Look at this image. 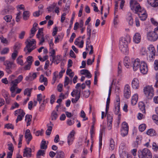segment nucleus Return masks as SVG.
<instances>
[{
    "label": "nucleus",
    "instance_id": "f257e3e1",
    "mask_svg": "<svg viewBox=\"0 0 158 158\" xmlns=\"http://www.w3.org/2000/svg\"><path fill=\"white\" fill-rule=\"evenodd\" d=\"M131 9L133 12L137 14L140 18V20H146L147 15L145 10L142 9L139 4L135 0H131L130 2Z\"/></svg>",
    "mask_w": 158,
    "mask_h": 158
},
{
    "label": "nucleus",
    "instance_id": "f03ea898",
    "mask_svg": "<svg viewBox=\"0 0 158 158\" xmlns=\"http://www.w3.org/2000/svg\"><path fill=\"white\" fill-rule=\"evenodd\" d=\"M36 42L35 40H31L27 39L25 42L26 46L24 48V50L26 54H29L33 50L36 48Z\"/></svg>",
    "mask_w": 158,
    "mask_h": 158
},
{
    "label": "nucleus",
    "instance_id": "7ed1b4c3",
    "mask_svg": "<svg viewBox=\"0 0 158 158\" xmlns=\"http://www.w3.org/2000/svg\"><path fill=\"white\" fill-rule=\"evenodd\" d=\"M138 155L139 158H152V157L151 152L147 148L139 150Z\"/></svg>",
    "mask_w": 158,
    "mask_h": 158
},
{
    "label": "nucleus",
    "instance_id": "20e7f679",
    "mask_svg": "<svg viewBox=\"0 0 158 158\" xmlns=\"http://www.w3.org/2000/svg\"><path fill=\"white\" fill-rule=\"evenodd\" d=\"M143 91L146 97L148 99H151L154 95V90L152 86H147L145 87Z\"/></svg>",
    "mask_w": 158,
    "mask_h": 158
},
{
    "label": "nucleus",
    "instance_id": "39448f33",
    "mask_svg": "<svg viewBox=\"0 0 158 158\" xmlns=\"http://www.w3.org/2000/svg\"><path fill=\"white\" fill-rule=\"evenodd\" d=\"M16 77L14 75H11L10 76L8 79L10 83H19L21 82L23 79V77L22 75H19L17 78L15 79Z\"/></svg>",
    "mask_w": 158,
    "mask_h": 158
},
{
    "label": "nucleus",
    "instance_id": "423d86ee",
    "mask_svg": "<svg viewBox=\"0 0 158 158\" xmlns=\"http://www.w3.org/2000/svg\"><path fill=\"white\" fill-rule=\"evenodd\" d=\"M4 64L6 66V72L8 73H11V70L16 67L15 64L13 62H10L8 60L5 61L4 62Z\"/></svg>",
    "mask_w": 158,
    "mask_h": 158
},
{
    "label": "nucleus",
    "instance_id": "0eeeda50",
    "mask_svg": "<svg viewBox=\"0 0 158 158\" xmlns=\"http://www.w3.org/2000/svg\"><path fill=\"white\" fill-rule=\"evenodd\" d=\"M147 39L151 41H155L157 40L158 35L155 32L149 31L147 33Z\"/></svg>",
    "mask_w": 158,
    "mask_h": 158
},
{
    "label": "nucleus",
    "instance_id": "6e6552de",
    "mask_svg": "<svg viewBox=\"0 0 158 158\" xmlns=\"http://www.w3.org/2000/svg\"><path fill=\"white\" fill-rule=\"evenodd\" d=\"M129 127L128 124L125 122L123 123L121 129V135L123 137L127 135L128 133Z\"/></svg>",
    "mask_w": 158,
    "mask_h": 158
},
{
    "label": "nucleus",
    "instance_id": "1a4fd4ad",
    "mask_svg": "<svg viewBox=\"0 0 158 158\" xmlns=\"http://www.w3.org/2000/svg\"><path fill=\"white\" fill-rule=\"evenodd\" d=\"M80 86L81 83H78L75 86L76 89L73 90L71 93V95L72 97H80Z\"/></svg>",
    "mask_w": 158,
    "mask_h": 158
},
{
    "label": "nucleus",
    "instance_id": "9d476101",
    "mask_svg": "<svg viewBox=\"0 0 158 158\" xmlns=\"http://www.w3.org/2000/svg\"><path fill=\"white\" fill-rule=\"evenodd\" d=\"M131 38L129 35H127L124 37L121 38L119 40V45L127 46L128 44L131 41Z\"/></svg>",
    "mask_w": 158,
    "mask_h": 158
},
{
    "label": "nucleus",
    "instance_id": "9b49d317",
    "mask_svg": "<svg viewBox=\"0 0 158 158\" xmlns=\"http://www.w3.org/2000/svg\"><path fill=\"white\" fill-rule=\"evenodd\" d=\"M124 96L125 98L128 99L131 96L130 87L128 84H126L124 88Z\"/></svg>",
    "mask_w": 158,
    "mask_h": 158
},
{
    "label": "nucleus",
    "instance_id": "f8f14e48",
    "mask_svg": "<svg viewBox=\"0 0 158 158\" xmlns=\"http://www.w3.org/2000/svg\"><path fill=\"white\" fill-rule=\"evenodd\" d=\"M139 69L141 73L143 74H147L148 71V69L146 63L144 61L141 62Z\"/></svg>",
    "mask_w": 158,
    "mask_h": 158
},
{
    "label": "nucleus",
    "instance_id": "ddd939ff",
    "mask_svg": "<svg viewBox=\"0 0 158 158\" xmlns=\"http://www.w3.org/2000/svg\"><path fill=\"white\" fill-rule=\"evenodd\" d=\"M75 132L74 131H72L69 134L67 138V143L69 145H71L74 139V135Z\"/></svg>",
    "mask_w": 158,
    "mask_h": 158
},
{
    "label": "nucleus",
    "instance_id": "4468645a",
    "mask_svg": "<svg viewBox=\"0 0 158 158\" xmlns=\"http://www.w3.org/2000/svg\"><path fill=\"white\" fill-rule=\"evenodd\" d=\"M25 137L27 143L28 144H29L30 141L32 139V136L31 133L29 129H27L26 130L25 135Z\"/></svg>",
    "mask_w": 158,
    "mask_h": 158
},
{
    "label": "nucleus",
    "instance_id": "2eb2a0df",
    "mask_svg": "<svg viewBox=\"0 0 158 158\" xmlns=\"http://www.w3.org/2000/svg\"><path fill=\"white\" fill-rule=\"evenodd\" d=\"M125 3L124 0H115V5L114 8V13H115L118 10V4L120 3V7L122 9Z\"/></svg>",
    "mask_w": 158,
    "mask_h": 158
},
{
    "label": "nucleus",
    "instance_id": "dca6fc26",
    "mask_svg": "<svg viewBox=\"0 0 158 158\" xmlns=\"http://www.w3.org/2000/svg\"><path fill=\"white\" fill-rule=\"evenodd\" d=\"M141 63L140 60L138 58L136 59L133 62V69L134 71H136L139 68Z\"/></svg>",
    "mask_w": 158,
    "mask_h": 158
},
{
    "label": "nucleus",
    "instance_id": "f3484780",
    "mask_svg": "<svg viewBox=\"0 0 158 158\" xmlns=\"http://www.w3.org/2000/svg\"><path fill=\"white\" fill-rule=\"evenodd\" d=\"M31 156V148L26 147L23 152V157H30Z\"/></svg>",
    "mask_w": 158,
    "mask_h": 158
},
{
    "label": "nucleus",
    "instance_id": "a211bd4d",
    "mask_svg": "<svg viewBox=\"0 0 158 158\" xmlns=\"http://www.w3.org/2000/svg\"><path fill=\"white\" fill-rule=\"evenodd\" d=\"M37 77V74L36 73H31L29 74L28 76L25 77V80L27 81H32L35 79Z\"/></svg>",
    "mask_w": 158,
    "mask_h": 158
},
{
    "label": "nucleus",
    "instance_id": "6ab92c4d",
    "mask_svg": "<svg viewBox=\"0 0 158 158\" xmlns=\"http://www.w3.org/2000/svg\"><path fill=\"white\" fill-rule=\"evenodd\" d=\"M141 40V36L140 34L138 33H135L133 37L134 42L136 44H138L140 42Z\"/></svg>",
    "mask_w": 158,
    "mask_h": 158
},
{
    "label": "nucleus",
    "instance_id": "aec40b11",
    "mask_svg": "<svg viewBox=\"0 0 158 158\" xmlns=\"http://www.w3.org/2000/svg\"><path fill=\"white\" fill-rule=\"evenodd\" d=\"M119 49L121 52L125 54H127L128 53L129 50L128 46L125 45H119Z\"/></svg>",
    "mask_w": 158,
    "mask_h": 158
},
{
    "label": "nucleus",
    "instance_id": "412c9836",
    "mask_svg": "<svg viewBox=\"0 0 158 158\" xmlns=\"http://www.w3.org/2000/svg\"><path fill=\"white\" fill-rule=\"evenodd\" d=\"M139 82L137 78H135L132 81V86L133 89H137L139 87Z\"/></svg>",
    "mask_w": 158,
    "mask_h": 158
},
{
    "label": "nucleus",
    "instance_id": "4be33fe9",
    "mask_svg": "<svg viewBox=\"0 0 158 158\" xmlns=\"http://www.w3.org/2000/svg\"><path fill=\"white\" fill-rule=\"evenodd\" d=\"M32 116L31 115L27 114L25 116V121L27 123V126H28L30 125L32 119Z\"/></svg>",
    "mask_w": 158,
    "mask_h": 158
},
{
    "label": "nucleus",
    "instance_id": "5701e85b",
    "mask_svg": "<svg viewBox=\"0 0 158 158\" xmlns=\"http://www.w3.org/2000/svg\"><path fill=\"white\" fill-rule=\"evenodd\" d=\"M39 81L41 83H44V85L47 86L48 85V80L46 77H45L44 75H41L40 77Z\"/></svg>",
    "mask_w": 158,
    "mask_h": 158
},
{
    "label": "nucleus",
    "instance_id": "b1692460",
    "mask_svg": "<svg viewBox=\"0 0 158 158\" xmlns=\"http://www.w3.org/2000/svg\"><path fill=\"white\" fill-rule=\"evenodd\" d=\"M130 60L127 57H125L124 60V64L125 66L127 68H129L131 66Z\"/></svg>",
    "mask_w": 158,
    "mask_h": 158
},
{
    "label": "nucleus",
    "instance_id": "393cba45",
    "mask_svg": "<svg viewBox=\"0 0 158 158\" xmlns=\"http://www.w3.org/2000/svg\"><path fill=\"white\" fill-rule=\"evenodd\" d=\"M147 1L152 6L156 7L158 6V0H147Z\"/></svg>",
    "mask_w": 158,
    "mask_h": 158
},
{
    "label": "nucleus",
    "instance_id": "a878e982",
    "mask_svg": "<svg viewBox=\"0 0 158 158\" xmlns=\"http://www.w3.org/2000/svg\"><path fill=\"white\" fill-rule=\"evenodd\" d=\"M148 52L149 54L155 55L156 50L155 49L154 47L152 45H149L148 47Z\"/></svg>",
    "mask_w": 158,
    "mask_h": 158
},
{
    "label": "nucleus",
    "instance_id": "bb28decb",
    "mask_svg": "<svg viewBox=\"0 0 158 158\" xmlns=\"http://www.w3.org/2000/svg\"><path fill=\"white\" fill-rule=\"evenodd\" d=\"M138 99V95L137 94H134L132 97L131 100V104L132 105H135L137 102Z\"/></svg>",
    "mask_w": 158,
    "mask_h": 158
},
{
    "label": "nucleus",
    "instance_id": "cd10ccee",
    "mask_svg": "<svg viewBox=\"0 0 158 158\" xmlns=\"http://www.w3.org/2000/svg\"><path fill=\"white\" fill-rule=\"evenodd\" d=\"M84 25V23L82 20H80L79 23L76 22L74 25V29L77 30L79 27L80 28L83 27Z\"/></svg>",
    "mask_w": 158,
    "mask_h": 158
},
{
    "label": "nucleus",
    "instance_id": "c85d7f7f",
    "mask_svg": "<svg viewBox=\"0 0 158 158\" xmlns=\"http://www.w3.org/2000/svg\"><path fill=\"white\" fill-rule=\"evenodd\" d=\"M128 23L131 26H136L137 27L140 26L139 20H129Z\"/></svg>",
    "mask_w": 158,
    "mask_h": 158
},
{
    "label": "nucleus",
    "instance_id": "c756f323",
    "mask_svg": "<svg viewBox=\"0 0 158 158\" xmlns=\"http://www.w3.org/2000/svg\"><path fill=\"white\" fill-rule=\"evenodd\" d=\"M147 135L150 136H154L156 135V131L152 129H150L148 130L146 132Z\"/></svg>",
    "mask_w": 158,
    "mask_h": 158
},
{
    "label": "nucleus",
    "instance_id": "7c9ffc66",
    "mask_svg": "<svg viewBox=\"0 0 158 158\" xmlns=\"http://www.w3.org/2000/svg\"><path fill=\"white\" fill-rule=\"evenodd\" d=\"M139 107L142 113H145V110L144 104L143 102H140L139 103Z\"/></svg>",
    "mask_w": 158,
    "mask_h": 158
},
{
    "label": "nucleus",
    "instance_id": "2f4dec72",
    "mask_svg": "<svg viewBox=\"0 0 158 158\" xmlns=\"http://www.w3.org/2000/svg\"><path fill=\"white\" fill-rule=\"evenodd\" d=\"M120 106L119 104L117 105H114L115 110H114V112L116 114H118V118L119 119L120 118V114H119L120 111Z\"/></svg>",
    "mask_w": 158,
    "mask_h": 158
},
{
    "label": "nucleus",
    "instance_id": "473e14b6",
    "mask_svg": "<svg viewBox=\"0 0 158 158\" xmlns=\"http://www.w3.org/2000/svg\"><path fill=\"white\" fill-rule=\"evenodd\" d=\"M21 44L19 43H16L13 47L14 51L19 52L20 49Z\"/></svg>",
    "mask_w": 158,
    "mask_h": 158
},
{
    "label": "nucleus",
    "instance_id": "72a5a7b5",
    "mask_svg": "<svg viewBox=\"0 0 158 158\" xmlns=\"http://www.w3.org/2000/svg\"><path fill=\"white\" fill-rule=\"evenodd\" d=\"M58 114L55 111H53L51 115V118L52 120H55L58 118Z\"/></svg>",
    "mask_w": 158,
    "mask_h": 158
},
{
    "label": "nucleus",
    "instance_id": "f704fd0d",
    "mask_svg": "<svg viewBox=\"0 0 158 158\" xmlns=\"http://www.w3.org/2000/svg\"><path fill=\"white\" fill-rule=\"evenodd\" d=\"M32 89H33L32 88L26 89L24 90V94L25 95H27L28 97H30Z\"/></svg>",
    "mask_w": 158,
    "mask_h": 158
},
{
    "label": "nucleus",
    "instance_id": "c9c22d12",
    "mask_svg": "<svg viewBox=\"0 0 158 158\" xmlns=\"http://www.w3.org/2000/svg\"><path fill=\"white\" fill-rule=\"evenodd\" d=\"M30 13L28 11H25L23 13V19H28L30 16Z\"/></svg>",
    "mask_w": 158,
    "mask_h": 158
},
{
    "label": "nucleus",
    "instance_id": "e433bc0d",
    "mask_svg": "<svg viewBox=\"0 0 158 158\" xmlns=\"http://www.w3.org/2000/svg\"><path fill=\"white\" fill-rule=\"evenodd\" d=\"M18 84V83H16L11 84V85H12L10 87V90L12 93H14L15 90V89L17 88V86Z\"/></svg>",
    "mask_w": 158,
    "mask_h": 158
},
{
    "label": "nucleus",
    "instance_id": "4c0bfd02",
    "mask_svg": "<svg viewBox=\"0 0 158 158\" xmlns=\"http://www.w3.org/2000/svg\"><path fill=\"white\" fill-rule=\"evenodd\" d=\"M115 147V143L113 139H111L110 143V149L111 151L113 150Z\"/></svg>",
    "mask_w": 158,
    "mask_h": 158
},
{
    "label": "nucleus",
    "instance_id": "58836bf2",
    "mask_svg": "<svg viewBox=\"0 0 158 158\" xmlns=\"http://www.w3.org/2000/svg\"><path fill=\"white\" fill-rule=\"evenodd\" d=\"M24 113H25L23 110L21 109L16 110L14 112V114L15 116L17 115L18 114V115H21L22 114Z\"/></svg>",
    "mask_w": 158,
    "mask_h": 158
},
{
    "label": "nucleus",
    "instance_id": "ea45409f",
    "mask_svg": "<svg viewBox=\"0 0 158 158\" xmlns=\"http://www.w3.org/2000/svg\"><path fill=\"white\" fill-rule=\"evenodd\" d=\"M49 53L51 54L50 56L52 57L53 60H55L56 57L55 56V51L53 48L50 49Z\"/></svg>",
    "mask_w": 158,
    "mask_h": 158
},
{
    "label": "nucleus",
    "instance_id": "a19ab883",
    "mask_svg": "<svg viewBox=\"0 0 158 158\" xmlns=\"http://www.w3.org/2000/svg\"><path fill=\"white\" fill-rule=\"evenodd\" d=\"M43 130H38L36 131L35 129L34 130L33 133L35 134L36 136H39V135H42L43 134Z\"/></svg>",
    "mask_w": 158,
    "mask_h": 158
},
{
    "label": "nucleus",
    "instance_id": "79ce46f5",
    "mask_svg": "<svg viewBox=\"0 0 158 158\" xmlns=\"http://www.w3.org/2000/svg\"><path fill=\"white\" fill-rule=\"evenodd\" d=\"M66 73L67 75L69 76L72 78L74 75V73L72 72V70L70 69H67Z\"/></svg>",
    "mask_w": 158,
    "mask_h": 158
},
{
    "label": "nucleus",
    "instance_id": "37998d69",
    "mask_svg": "<svg viewBox=\"0 0 158 158\" xmlns=\"http://www.w3.org/2000/svg\"><path fill=\"white\" fill-rule=\"evenodd\" d=\"M45 154L44 151L41 150H40L37 152L36 154V157L37 158H40V156H43Z\"/></svg>",
    "mask_w": 158,
    "mask_h": 158
},
{
    "label": "nucleus",
    "instance_id": "c03bdc74",
    "mask_svg": "<svg viewBox=\"0 0 158 158\" xmlns=\"http://www.w3.org/2000/svg\"><path fill=\"white\" fill-rule=\"evenodd\" d=\"M110 98H107V99L106 102V113H107L108 112V110H109V104L110 103Z\"/></svg>",
    "mask_w": 158,
    "mask_h": 158
},
{
    "label": "nucleus",
    "instance_id": "a18cd8bd",
    "mask_svg": "<svg viewBox=\"0 0 158 158\" xmlns=\"http://www.w3.org/2000/svg\"><path fill=\"white\" fill-rule=\"evenodd\" d=\"M46 144V141L42 140L40 145V148L42 149H46L47 148V145Z\"/></svg>",
    "mask_w": 158,
    "mask_h": 158
},
{
    "label": "nucleus",
    "instance_id": "49530a36",
    "mask_svg": "<svg viewBox=\"0 0 158 158\" xmlns=\"http://www.w3.org/2000/svg\"><path fill=\"white\" fill-rule=\"evenodd\" d=\"M64 154L62 151L59 152L57 154L56 158H64Z\"/></svg>",
    "mask_w": 158,
    "mask_h": 158
},
{
    "label": "nucleus",
    "instance_id": "de8ad7c7",
    "mask_svg": "<svg viewBox=\"0 0 158 158\" xmlns=\"http://www.w3.org/2000/svg\"><path fill=\"white\" fill-rule=\"evenodd\" d=\"M58 72L56 71L53 73V76L52 78V84H53L55 82L56 78L58 77L57 75Z\"/></svg>",
    "mask_w": 158,
    "mask_h": 158
},
{
    "label": "nucleus",
    "instance_id": "09e8293b",
    "mask_svg": "<svg viewBox=\"0 0 158 158\" xmlns=\"http://www.w3.org/2000/svg\"><path fill=\"white\" fill-rule=\"evenodd\" d=\"M146 127V125L145 124H141L139 126V130L140 131L143 132L145 129Z\"/></svg>",
    "mask_w": 158,
    "mask_h": 158
},
{
    "label": "nucleus",
    "instance_id": "8fccbe9b",
    "mask_svg": "<svg viewBox=\"0 0 158 158\" xmlns=\"http://www.w3.org/2000/svg\"><path fill=\"white\" fill-rule=\"evenodd\" d=\"M25 115V113H24L22 114L21 115H18L16 120V123H17L19 121H21Z\"/></svg>",
    "mask_w": 158,
    "mask_h": 158
},
{
    "label": "nucleus",
    "instance_id": "3c124183",
    "mask_svg": "<svg viewBox=\"0 0 158 158\" xmlns=\"http://www.w3.org/2000/svg\"><path fill=\"white\" fill-rule=\"evenodd\" d=\"M56 4L55 3H53V4L49 6L47 8L48 11L49 12L53 11L54 8L56 7Z\"/></svg>",
    "mask_w": 158,
    "mask_h": 158
},
{
    "label": "nucleus",
    "instance_id": "603ef678",
    "mask_svg": "<svg viewBox=\"0 0 158 158\" xmlns=\"http://www.w3.org/2000/svg\"><path fill=\"white\" fill-rule=\"evenodd\" d=\"M33 61V57L31 56H29L27 58L26 61L28 63V64L31 63V64H32Z\"/></svg>",
    "mask_w": 158,
    "mask_h": 158
},
{
    "label": "nucleus",
    "instance_id": "864d4df0",
    "mask_svg": "<svg viewBox=\"0 0 158 158\" xmlns=\"http://www.w3.org/2000/svg\"><path fill=\"white\" fill-rule=\"evenodd\" d=\"M155 56V55L154 54H149L148 57V60L150 62L154 60Z\"/></svg>",
    "mask_w": 158,
    "mask_h": 158
},
{
    "label": "nucleus",
    "instance_id": "5fc2aeb1",
    "mask_svg": "<svg viewBox=\"0 0 158 158\" xmlns=\"http://www.w3.org/2000/svg\"><path fill=\"white\" fill-rule=\"evenodd\" d=\"M18 52L14 51L11 55V58L12 60H15L18 55Z\"/></svg>",
    "mask_w": 158,
    "mask_h": 158
},
{
    "label": "nucleus",
    "instance_id": "6e6d98bb",
    "mask_svg": "<svg viewBox=\"0 0 158 158\" xmlns=\"http://www.w3.org/2000/svg\"><path fill=\"white\" fill-rule=\"evenodd\" d=\"M83 96L85 98H87L89 97L90 94L89 90L84 91L83 93Z\"/></svg>",
    "mask_w": 158,
    "mask_h": 158
},
{
    "label": "nucleus",
    "instance_id": "4d7b16f0",
    "mask_svg": "<svg viewBox=\"0 0 158 158\" xmlns=\"http://www.w3.org/2000/svg\"><path fill=\"white\" fill-rule=\"evenodd\" d=\"M0 40L1 42L4 44H7L8 41L6 39L4 38L2 35H1L0 37Z\"/></svg>",
    "mask_w": 158,
    "mask_h": 158
},
{
    "label": "nucleus",
    "instance_id": "13d9d810",
    "mask_svg": "<svg viewBox=\"0 0 158 158\" xmlns=\"http://www.w3.org/2000/svg\"><path fill=\"white\" fill-rule=\"evenodd\" d=\"M87 35L89 38H90L91 33V27L89 25H88L87 27Z\"/></svg>",
    "mask_w": 158,
    "mask_h": 158
},
{
    "label": "nucleus",
    "instance_id": "bf43d9fd",
    "mask_svg": "<svg viewBox=\"0 0 158 158\" xmlns=\"http://www.w3.org/2000/svg\"><path fill=\"white\" fill-rule=\"evenodd\" d=\"M69 82L70 80L69 78L68 77L66 76L65 78V81L64 84V86H66L68 85L69 83Z\"/></svg>",
    "mask_w": 158,
    "mask_h": 158
},
{
    "label": "nucleus",
    "instance_id": "052dcab7",
    "mask_svg": "<svg viewBox=\"0 0 158 158\" xmlns=\"http://www.w3.org/2000/svg\"><path fill=\"white\" fill-rule=\"evenodd\" d=\"M38 38L40 41L39 44L42 45L44 41V39L43 35H42V36H39V37Z\"/></svg>",
    "mask_w": 158,
    "mask_h": 158
},
{
    "label": "nucleus",
    "instance_id": "680f3d73",
    "mask_svg": "<svg viewBox=\"0 0 158 158\" xmlns=\"http://www.w3.org/2000/svg\"><path fill=\"white\" fill-rule=\"evenodd\" d=\"M9 50V48H5L1 52V54L2 55L6 54L8 52Z\"/></svg>",
    "mask_w": 158,
    "mask_h": 158
},
{
    "label": "nucleus",
    "instance_id": "e2e57ef3",
    "mask_svg": "<svg viewBox=\"0 0 158 158\" xmlns=\"http://www.w3.org/2000/svg\"><path fill=\"white\" fill-rule=\"evenodd\" d=\"M5 127L8 129H13L14 128L13 125L10 123H8L6 124L5 126Z\"/></svg>",
    "mask_w": 158,
    "mask_h": 158
},
{
    "label": "nucleus",
    "instance_id": "0e129e2a",
    "mask_svg": "<svg viewBox=\"0 0 158 158\" xmlns=\"http://www.w3.org/2000/svg\"><path fill=\"white\" fill-rule=\"evenodd\" d=\"M152 149L155 151H157L158 150V145L155 143H153L152 145Z\"/></svg>",
    "mask_w": 158,
    "mask_h": 158
},
{
    "label": "nucleus",
    "instance_id": "69168bd1",
    "mask_svg": "<svg viewBox=\"0 0 158 158\" xmlns=\"http://www.w3.org/2000/svg\"><path fill=\"white\" fill-rule=\"evenodd\" d=\"M154 68L156 70H158V60H156L154 61Z\"/></svg>",
    "mask_w": 158,
    "mask_h": 158
},
{
    "label": "nucleus",
    "instance_id": "338daca9",
    "mask_svg": "<svg viewBox=\"0 0 158 158\" xmlns=\"http://www.w3.org/2000/svg\"><path fill=\"white\" fill-rule=\"evenodd\" d=\"M31 63H29L26 65L23 68L24 70H29L31 68Z\"/></svg>",
    "mask_w": 158,
    "mask_h": 158
},
{
    "label": "nucleus",
    "instance_id": "774afa93",
    "mask_svg": "<svg viewBox=\"0 0 158 158\" xmlns=\"http://www.w3.org/2000/svg\"><path fill=\"white\" fill-rule=\"evenodd\" d=\"M42 99V96L41 94H39L37 95V100L40 104Z\"/></svg>",
    "mask_w": 158,
    "mask_h": 158
}]
</instances>
